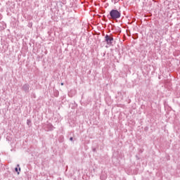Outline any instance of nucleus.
Masks as SVG:
<instances>
[{
	"mask_svg": "<svg viewBox=\"0 0 180 180\" xmlns=\"http://www.w3.org/2000/svg\"><path fill=\"white\" fill-rule=\"evenodd\" d=\"M15 172H17L18 174H19L20 172V167H19V169H18V167H15Z\"/></svg>",
	"mask_w": 180,
	"mask_h": 180,
	"instance_id": "obj_4",
	"label": "nucleus"
},
{
	"mask_svg": "<svg viewBox=\"0 0 180 180\" xmlns=\"http://www.w3.org/2000/svg\"><path fill=\"white\" fill-rule=\"evenodd\" d=\"M122 16V13L120 11L112 9L110 11V14L107 15V18L109 19H112V20H116V19H120V18Z\"/></svg>",
	"mask_w": 180,
	"mask_h": 180,
	"instance_id": "obj_1",
	"label": "nucleus"
},
{
	"mask_svg": "<svg viewBox=\"0 0 180 180\" xmlns=\"http://www.w3.org/2000/svg\"><path fill=\"white\" fill-rule=\"evenodd\" d=\"M94 151H95V149H94Z\"/></svg>",
	"mask_w": 180,
	"mask_h": 180,
	"instance_id": "obj_10",
	"label": "nucleus"
},
{
	"mask_svg": "<svg viewBox=\"0 0 180 180\" xmlns=\"http://www.w3.org/2000/svg\"><path fill=\"white\" fill-rule=\"evenodd\" d=\"M29 88H30L29 84H25L22 86V91H25V92L27 93V92H29Z\"/></svg>",
	"mask_w": 180,
	"mask_h": 180,
	"instance_id": "obj_3",
	"label": "nucleus"
},
{
	"mask_svg": "<svg viewBox=\"0 0 180 180\" xmlns=\"http://www.w3.org/2000/svg\"><path fill=\"white\" fill-rule=\"evenodd\" d=\"M60 85H62V86L64 85V83H61Z\"/></svg>",
	"mask_w": 180,
	"mask_h": 180,
	"instance_id": "obj_8",
	"label": "nucleus"
},
{
	"mask_svg": "<svg viewBox=\"0 0 180 180\" xmlns=\"http://www.w3.org/2000/svg\"><path fill=\"white\" fill-rule=\"evenodd\" d=\"M17 167H20V165H17Z\"/></svg>",
	"mask_w": 180,
	"mask_h": 180,
	"instance_id": "obj_9",
	"label": "nucleus"
},
{
	"mask_svg": "<svg viewBox=\"0 0 180 180\" xmlns=\"http://www.w3.org/2000/svg\"><path fill=\"white\" fill-rule=\"evenodd\" d=\"M70 141H72V140H74V139L72 137H70Z\"/></svg>",
	"mask_w": 180,
	"mask_h": 180,
	"instance_id": "obj_6",
	"label": "nucleus"
},
{
	"mask_svg": "<svg viewBox=\"0 0 180 180\" xmlns=\"http://www.w3.org/2000/svg\"><path fill=\"white\" fill-rule=\"evenodd\" d=\"M100 179L105 180V179H106V177L103 178L102 176H101Z\"/></svg>",
	"mask_w": 180,
	"mask_h": 180,
	"instance_id": "obj_5",
	"label": "nucleus"
},
{
	"mask_svg": "<svg viewBox=\"0 0 180 180\" xmlns=\"http://www.w3.org/2000/svg\"><path fill=\"white\" fill-rule=\"evenodd\" d=\"M113 40H114L113 35H112V34H110V35L106 34L105 36V41L107 43V44L108 46H112V44L113 43Z\"/></svg>",
	"mask_w": 180,
	"mask_h": 180,
	"instance_id": "obj_2",
	"label": "nucleus"
},
{
	"mask_svg": "<svg viewBox=\"0 0 180 180\" xmlns=\"http://www.w3.org/2000/svg\"><path fill=\"white\" fill-rule=\"evenodd\" d=\"M30 120H27V123L29 124Z\"/></svg>",
	"mask_w": 180,
	"mask_h": 180,
	"instance_id": "obj_7",
	"label": "nucleus"
}]
</instances>
